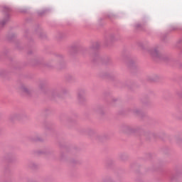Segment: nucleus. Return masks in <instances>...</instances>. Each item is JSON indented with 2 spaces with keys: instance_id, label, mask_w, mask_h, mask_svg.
<instances>
[{
  "instance_id": "f03ea898",
  "label": "nucleus",
  "mask_w": 182,
  "mask_h": 182,
  "mask_svg": "<svg viewBox=\"0 0 182 182\" xmlns=\"http://www.w3.org/2000/svg\"><path fill=\"white\" fill-rule=\"evenodd\" d=\"M22 91L25 92L26 93H28V88H23Z\"/></svg>"
},
{
  "instance_id": "f257e3e1",
  "label": "nucleus",
  "mask_w": 182,
  "mask_h": 182,
  "mask_svg": "<svg viewBox=\"0 0 182 182\" xmlns=\"http://www.w3.org/2000/svg\"><path fill=\"white\" fill-rule=\"evenodd\" d=\"M151 55H152L153 56H156V55H157V50H154L151 51Z\"/></svg>"
}]
</instances>
